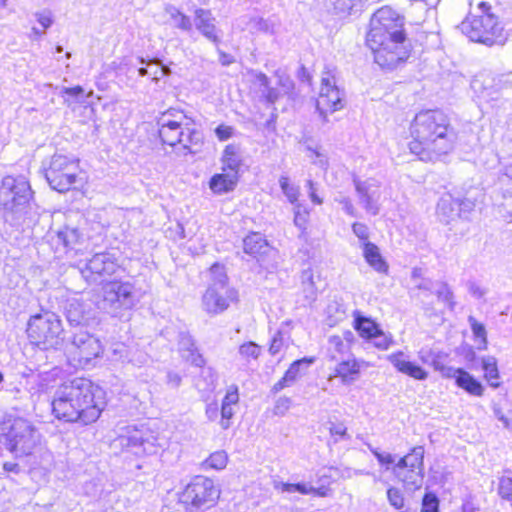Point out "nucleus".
I'll list each match as a JSON object with an SVG mask.
<instances>
[{"label": "nucleus", "mask_w": 512, "mask_h": 512, "mask_svg": "<svg viewBox=\"0 0 512 512\" xmlns=\"http://www.w3.org/2000/svg\"><path fill=\"white\" fill-rule=\"evenodd\" d=\"M366 44L374 54V61L387 70L405 63L411 52L402 19L388 7L380 8L372 15Z\"/></svg>", "instance_id": "f257e3e1"}, {"label": "nucleus", "mask_w": 512, "mask_h": 512, "mask_svg": "<svg viewBox=\"0 0 512 512\" xmlns=\"http://www.w3.org/2000/svg\"><path fill=\"white\" fill-rule=\"evenodd\" d=\"M102 394L103 391L87 378L67 380L54 393L52 412L57 419L68 423L91 424L104 409Z\"/></svg>", "instance_id": "f03ea898"}, {"label": "nucleus", "mask_w": 512, "mask_h": 512, "mask_svg": "<svg viewBox=\"0 0 512 512\" xmlns=\"http://www.w3.org/2000/svg\"><path fill=\"white\" fill-rule=\"evenodd\" d=\"M411 153L420 160L435 162L451 152L457 141V132L448 116L439 109L417 113L410 125Z\"/></svg>", "instance_id": "7ed1b4c3"}, {"label": "nucleus", "mask_w": 512, "mask_h": 512, "mask_svg": "<svg viewBox=\"0 0 512 512\" xmlns=\"http://www.w3.org/2000/svg\"><path fill=\"white\" fill-rule=\"evenodd\" d=\"M481 14L473 18H467L461 22L459 28L461 32L469 37L471 41L479 42L487 46L496 43L502 44L504 37L502 35L503 27L498 22L497 17L491 12V5L488 2L481 1L478 4Z\"/></svg>", "instance_id": "20e7f679"}, {"label": "nucleus", "mask_w": 512, "mask_h": 512, "mask_svg": "<svg viewBox=\"0 0 512 512\" xmlns=\"http://www.w3.org/2000/svg\"><path fill=\"white\" fill-rule=\"evenodd\" d=\"M63 331L61 320L52 312L33 315L28 321L29 339L43 350L60 348L64 342Z\"/></svg>", "instance_id": "39448f33"}, {"label": "nucleus", "mask_w": 512, "mask_h": 512, "mask_svg": "<svg viewBox=\"0 0 512 512\" xmlns=\"http://www.w3.org/2000/svg\"><path fill=\"white\" fill-rule=\"evenodd\" d=\"M212 283L202 297L204 310L211 315L224 312L231 302L238 300V293L228 285L225 269L219 264L211 267Z\"/></svg>", "instance_id": "423d86ee"}, {"label": "nucleus", "mask_w": 512, "mask_h": 512, "mask_svg": "<svg viewBox=\"0 0 512 512\" xmlns=\"http://www.w3.org/2000/svg\"><path fill=\"white\" fill-rule=\"evenodd\" d=\"M64 351L72 366L86 368L102 355L103 346L97 336L80 328L69 337Z\"/></svg>", "instance_id": "0eeeda50"}, {"label": "nucleus", "mask_w": 512, "mask_h": 512, "mask_svg": "<svg viewBox=\"0 0 512 512\" xmlns=\"http://www.w3.org/2000/svg\"><path fill=\"white\" fill-rule=\"evenodd\" d=\"M41 434L28 420L16 418L5 434V447L16 458L30 457L40 446Z\"/></svg>", "instance_id": "6e6552de"}, {"label": "nucleus", "mask_w": 512, "mask_h": 512, "mask_svg": "<svg viewBox=\"0 0 512 512\" xmlns=\"http://www.w3.org/2000/svg\"><path fill=\"white\" fill-rule=\"evenodd\" d=\"M41 169L50 187L63 193L70 190L76 182L78 161L55 153L50 158L43 160Z\"/></svg>", "instance_id": "1a4fd4ad"}, {"label": "nucleus", "mask_w": 512, "mask_h": 512, "mask_svg": "<svg viewBox=\"0 0 512 512\" xmlns=\"http://www.w3.org/2000/svg\"><path fill=\"white\" fill-rule=\"evenodd\" d=\"M102 291L100 307L114 317L132 309L136 304L135 287L130 282L111 281L103 286Z\"/></svg>", "instance_id": "9d476101"}, {"label": "nucleus", "mask_w": 512, "mask_h": 512, "mask_svg": "<svg viewBox=\"0 0 512 512\" xmlns=\"http://www.w3.org/2000/svg\"><path fill=\"white\" fill-rule=\"evenodd\" d=\"M220 496V490L213 480L198 475L185 487L179 501L190 509H207L212 507Z\"/></svg>", "instance_id": "9b49d317"}, {"label": "nucleus", "mask_w": 512, "mask_h": 512, "mask_svg": "<svg viewBox=\"0 0 512 512\" xmlns=\"http://www.w3.org/2000/svg\"><path fill=\"white\" fill-rule=\"evenodd\" d=\"M30 183L24 176H6L0 186V204L5 210L20 213L32 199Z\"/></svg>", "instance_id": "f8f14e48"}, {"label": "nucleus", "mask_w": 512, "mask_h": 512, "mask_svg": "<svg viewBox=\"0 0 512 512\" xmlns=\"http://www.w3.org/2000/svg\"><path fill=\"white\" fill-rule=\"evenodd\" d=\"M336 82L334 71L327 70L323 73L320 95L316 101V109L323 122L328 121V112L332 113L344 107V91L337 86Z\"/></svg>", "instance_id": "ddd939ff"}, {"label": "nucleus", "mask_w": 512, "mask_h": 512, "mask_svg": "<svg viewBox=\"0 0 512 512\" xmlns=\"http://www.w3.org/2000/svg\"><path fill=\"white\" fill-rule=\"evenodd\" d=\"M119 268L117 258L113 253H96L80 269L82 276L90 283H97L102 278L113 275Z\"/></svg>", "instance_id": "4468645a"}, {"label": "nucleus", "mask_w": 512, "mask_h": 512, "mask_svg": "<svg viewBox=\"0 0 512 512\" xmlns=\"http://www.w3.org/2000/svg\"><path fill=\"white\" fill-rule=\"evenodd\" d=\"M353 183L359 198V204L367 213L377 215L380 211L379 200L381 197L378 181L373 178L361 181L355 177Z\"/></svg>", "instance_id": "2eb2a0df"}, {"label": "nucleus", "mask_w": 512, "mask_h": 512, "mask_svg": "<svg viewBox=\"0 0 512 512\" xmlns=\"http://www.w3.org/2000/svg\"><path fill=\"white\" fill-rule=\"evenodd\" d=\"M194 24L196 29L210 42L218 46L221 42L220 30L216 27V19L210 10H195Z\"/></svg>", "instance_id": "dca6fc26"}, {"label": "nucleus", "mask_w": 512, "mask_h": 512, "mask_svg": "<svg viewBox=\"0 0 512 512\" xmlns=\"http://www.w3.org/2000/svg\"><path fill=\"white\" fill-rule=\"evenodd\" d=\"M243 250L246 254L256 258L264 266V257L273 252L265 237L259 232H251L243 239Z\"/></svg>", "instance_id": "f3484780"}, {"label": "nucleus", "mask_w": 512, "mask_h": 512, "mask_svg": "<svg viewBox=\"0 0 512 512\" xmlns=\"http://www.w3.org/2000/svg\"><path fill=\"white\" fill-rule=\"evenodd\" d=\"M119 442L122 446L127 448L135 449L134 453L138 454L140 451L143 453H152L153 450V442L150 441L148 437H145V433L143 430H139L136 428L130 429L127 428L126 434H122L119 436Z\"/></svg>", "instance_id": "a211bd4d"}, {"label": "nucleus", "mask_w": 512, "mask_h": 512, "mask_svg": "<svg viewBox=\"0 0 512 512\" xmlns=\"http://www.w3.org/2000/svg\"><path fill=\"white\" fill-rule=\"evenodd\" d=\"M159 137L163 144L175 146L179 142H184L185 132L181 124L177 121L166 120L165 115L158 121Z\"/></svg>", "instance_id": "6ab92c4d"}, {"label": "nucleus", "mask_w": 512, "mask_h": 512, "mask_svg": "<svg viewBox=\"0 0 512 512\" xmlns=\"http://www.w3.org/2000/svg\"><path fill=\"white\" fill-rule=\"evenodd\" d=\"M315 361L314 357H304L294 361L285 372L284 376L272 387L273 393H278L285 387L291 386L302 374L303 368H308Z\"/></svg>", "instance_id": "aec40b11"}, {"label": "nucleus", "mask_w": 512, "mask_h": 512, "mask_svg": "<svg viewBox=\"0 0 512 512\" xmlns=\"http://www.w3.org/2000/svg\"><path fill=\"white\" fill-rule=\"evenodd\" d=\"M388 360L399 372L416 380H425L428 377V373L421 366L406 360L401 351L389 355Z\"/></svg>", "instance_id": "412c9836"}, {"label": "nucleus", "mask_w": 512, "mask_h": 512, "mask_svg": "<svg viewBox=\"0 0 512 512\" xmlns=\"http://www.w3.org/2000/svg\"><path fill=\"white\" fill-rule=\"evenodd\" d=\"M178 346L180 352L183 353V357L196 367H202L205 364L203 356L198 353L195 346L194 339L192 336L185 331H181L178 334Z\"/></svg>", "instance_id": "4be33fe9"}, {"label": "nucleus", "mask_w": 512, "mask_h": 512, "mask_svg": "<svg viewBox=\"0 0 512 512\" xmlns=\"http://www.w3.org/2000/svg\"><path fill=\"white\" fill-rule=\"evenodd\" d=\"M492 88L502 92L505 96L498 105L504 111L512 109V72L498 75L492 79Z\"/></svg>", "instance_id": "5701e85b"}, {"label": "nucleus", "mask_w": 512, "mask_h": 512, "mask_svg": "<svg viewBox=\"0 0 512 512\" xmlns=\"http://www.w3.org/2000/svg\"><path fill=\"white\" fill-rule=\"evenodd\" d=\"M238 182L236 172L217 173L210 178L209 188L215 194H224L235 189Z\"/></svg>", "instance_id": "b1692460"}, {"label": "nucleus", "mask_w": 512, "mask_h": 512, "mask_svg": "<svg viewBox=\"0 0 512 512\" xmlns=\"http://www.w3.org/2000/svg\"><path fill=\"white\" fill-rule=\"evenodd\" d=\"M58 239L63 243L67 251L78 253L85 241L84 234L76 227L65 226L57 233Z\"/></svg>", "instance_id": "393cba45"}, {"label": "nucleus", "mask_w": 512, "mask_h": 512, "mask_svg": "<svg viewBox=\"0 0 512 512\" xmlns=\"http://www.w3.org/2000/svg\"><path fill=\"white\" fill-rule=\"evenodd\" d=\"M64 310L68 323L73 327L80 329L88 320L83 303L77 299L68 300Z\"/></svg>", "instance_id": "a878e982"}, {"label": "nucleus", "mask_w": 512, "mask_h": 512, "mask_svg": "<svg viewBox=\"0 0 512 512\" xmlns=\"http://www.w3.org/2000/svg\"><path fill=\"white\" fill-rule=\"evenodd\" d=\"M437 213L440 217H443V221L446 223L460 217L458 199L450 194L443 195L437 203Z\"/></svg>", "instance_id": "bb28decb"}, {"label": "nucleus", "mask_w": 512, "mask_h": 512, "mask_svg": "<svg viewBox=\"0 0 512 512\" xmlns=\"http://www.w3.org/2000/svg\"><path fill=\"white\" fill-rule=\"evenodd\" d=\"M363 256L367 263L377 272L386 273L388 264L380 254L379 248L372 242H364Z\"/></svg>", "instance_id": "cd10ccee"}, {"label": "nucleus", "mask_w": 512, "mask_h": 512, "mask_svg": "<svg viewBox=\"0 0 512 512\" xmlns=\"http://www.w3.org/2000/svg\"><path fill=\"white\" fill-rule=\"evenodd\" d=\"M472 87L481 93V97L485 99L487 102L491 103V106L493 108H496L497 110H502V108H499V104L501 103V100L505 96L502 92H500L497 89H493L492 85L486 86L485 80L481 81L479 78H475L472 82Z\"/></svg>", "instance_id": "c85d7f7f"}, {"label": "nucleus", "mask_w": 512, "mask_h": 512, "mask_svg": "<svg viewBox=\"0 0 512 512\" xmlns=\"http://www.w3.org/2000/svg\"><path fill=\"white\" fill-rule=\"evenodd\" d=\"M360 373L356 360H342L335 369V375L342 379L344 384L353 382Z\"/></svg>", "instance_id": "c756f323"}, {"label": "nucleus", "mask_w": 512, "mask_h": 512, "mask_svg": "<svg viewBox=\"0 0 512 512\" xmlns=\"http://www.w3.org/2000/svg\"><path fill=\"white\" fill-rule=\"evenodd\" d=\"M354 328L361 337L369 340L372 336H375V333L378 332L380 327L372 319L356 312L354 316Z\"/></svg>", "instance_id": "7c9ffc66"}, {"label": "nucleus", "mask_w": 512, "mask_h": 512, "mask_svg": "<svg viewBox=\"0 0 512 512\" xmlns=\"http://www.w3.org/2000/svg\"><path fill=\"white\" fill-rule=\"evenodd\" d=\"M361 0H326L327 10L335 15L346 16L360 6Z\"/></svg>", "instance_id": "2f4dec72"}, {"label": "nucleus", "mask_w": 512, "mask_h": 512, "mask_svg": "<svg viewBox=\"0 0 512 512\" xmlns=\"http://www.w3.org/2000/svg\"><path fill=\"white\" fill-rule=\"evenodd\" d=\"M456 384L464 389L469 394L475 395V396H482L484 392V387L481 384L480 381H478L474 376L469 374L467 371L463 370V372H460V375L458 376V381Z\"/></svg>", "instance_id": "473e14b6"}, {"label": "nucleus", "mask_w": 512, "mask_h": 512, "mask_svg": "<svg viewBox=\"0 0 512 512\" xmlns=\"http://www.w3.org/2000/svg\"><path fill=\"white\" fill-rule=\"evenodd\" d=\"M241 157L238 153V148L234 145H228L224 149L223 156H222V163H223V171L228 172H236V175L238 176V171L241 166Z\"/></svg>", "instance_id": "72a5a7b5"}, {"label": "nucleus", "mask_w": 512, "mask_h": 512, "mask_svg": "<svg viewBox=\"0 0 512 512\" xmlns=\"http://www.w3.org/2000/svg\"><path fill=\"white\" fill-rule=\"evenodd\" d=\"M424 469H413L409 468L403 472L397 479L409 488V489H419L423 483V473Z\"/></svg>", "instance_id": "f704fd0d"}, {"label": "nucleus", "mask_w": 512, "mask_h": 512, "mask_svg": "<svg viewBox=\"0 0 512 512\" xmlns=\"http://www.w3.org/2000/svg\"><path fill=\"white\" fill-rule=\"evenodd\" d=\"M482 369L485 372V378L490 382V386L493 388H497L499 386V383L493 381L499 379L497 359L494 356L483 357Z\"/></svg>", "instance_id": "c9c22d12"}, {"label": "nucleus", "mask_w": 512, "mask_h": 512, "mask_svg": "<svg viewBox=\"0 0 512 512\" xmlns=\"http://www.w3.org/2000/svg\"><path fill=\"white\" fill-rule=\"evenodd\" d=\"M433 293L437 296V299L453 310L456 303L454 301V293L446 282L437 281L435 282V288Z\"/></svg>", "instance_id": "e433bc0d"}, {"label": "nucleus", "mask_w": 512, "mask_h": 512, "mask_svg": "<svg viewBox=\"0 0 512 512\" xmlns=\"http://www.w3.org/2000/svg\"><path fill=\"white\" fill-rule=\"evenodd\" d=\"M468 323L473 332L474 337L478 341L477 348L479 350H486L488 341H487V332L484 324L478 322L474 316L468 317Z\"/></svg>", "instance_id": "4c0bfd02"}, {"label": "nucleus", "mask_w": 512, "mask_h": 512, "mask_svg": "<svg viewBox=\"0 0 512 512\" xmlns=\"http://www.w3.org/2000/svg\"><path fill=\"white\" fill-rule=\"evenodd\" d=\"M387 499L389 504L399 512H414L409 508H405L404 495L400 489L389 487L387 489Z\"/></svg>", "instance_id": "58836bf2"}, {"label": "nucleus", "mask_w": 512, "mask_h": 512, "mask_svg": "<svg viewBox=\"0 0 512 512\" xmlns=\"http://www.w3.org/2000/svg\"><path fill=\"white\" fill-rule=\"evenodd\" d=\"M165 11L170 15V17L173 20H175L177 28L184 31H190L192 29V23L190 18L182 12H180L176 7L168 5L165 8Z\"/></svg>", "instance_id": "ea45409f"}, {"label": "nucleus", "mask_w": 512, "mask_h": 512, "mask_svg": "<svg viewBox=\"0 0 512 512\" xmlns=\"http://www.w3.org/2000/svg\"><path fill=\"white\" fill-rule=\"evenodd\" d=\"M275 488L278 490H281L282 492H287V493L297 492L302 495L311 494V491H312V486L307 483H304V482H299V483L279 482L278 484L275 485Z\"/></svg>", "instance_id": "a19ab883"}, {"label": "nucleus", "mask_w": 512, "mask_h": 512, "mask_svg": "<svg viewBox=\"0 0 512 512\" xmlns=\"http://www.w3.org/2000/svg\"><path fill=\"white\" fill-rule=\"evenodd\" d=\"M279 185L283 194L287 197L290 203L293 204L298 200L299 188L291 185L287 176L282 175L279 178Z\"/></svg>", "instance_id": "79ce46f5"}, {"label": "nucleus", "mask_w": 512, "mask_h": 512, "mask_svg": "<svg viewBox=\"0 0 512 512\" xmlns=\"http://www.w3.org/2000/svg\"><path fill=\"white\" fill-rule=\"evenodd\" d=\"M498 495L506 501H512V473L508 476H502L499 478Z\"/></svg>", "instance_id": "37998d69"}, {"label": "nucleus", "mask_w": 512, "mask_h": 512, "mask_svg": "<svg viewBox=\"0 0 512 512\" xmlns=\"http://www.w3.org/2000/svg\"><path fill=\"white\" fill-rule=\"evenodd\" d=\"M228 457L225 451H216L212 453L204 462L210 468L221 470L226 467Z\"/></svg>", "instance_id": "c03bdc74"}, {"label": "nucleus", "mask_w": 512, "mask_h": 512, "mask_svg": "<svg viewBox=\"0 0 512 512\" xmlns=\"http://www.w3.org/2000/svg\"><path fill=\"white\" fill-rule=\"evenodd\" d=\"M424 447L423 446H415L411 449L410 453H408L409 459V468L413 469H424Z\"/></svg>", "instance_id": "a18cd8bd"}, {"label": "nucleus", "mask_w": 512, "mask_h": 512, "mask_svg": "<svg viewBox=\"0 0 512 512\" xmlns=\"http://www.w3.org/2000/svg\"><path fill=\"white\" fill-rule=\"evenodd\" d=\"M421 512H439V499L435 494L425 493L422 499Z\"/></svg>", "instance_id": "49530a36"}, {"label": "nucleus", "mask_w": 512, "mask_h": 512, "mask_svg": "<svg viewBox=\"0 0 512 512\" xmlns=\"http://www.w3.org/2000/svg\"><path fill=\"white\" fill-rule=\"evenodd\" d=\"M260 346L255 342H247L239 347V354L245 359H257L260 355Z\"/></svg>", "instance_id": "de8ad7c7"}, {"label": "nucleus", "mask_w": 512, "mask_h": 512, "mask_svg": "<svg viewBox=\"0 0 512 512\" xmlns=\"http://www.w3.org/2000/svg\"><path fill=\"white\" fill-rule=\"evenodd\" d=\"M369 340L373 341V344L376 348L381 350H386L392 344V337L386 335L381 328L378 329V332L375 333V336H372Z\"/></svg>", "instance_id": "09e8293b"}, {"label": "nucleus", "mask_w": 512, "mask_h": 512, "mask_svg": "<svg viewBox=\"0 0 512 512\" xmlns=\"http://www.w3.org/2000/svg\"><path fill=\"white\" fill-rule=\"evenodd\" d=\"M369 450L372 452V454L376 457L378 462L385 466V468L388 470L390 465L394 464L395 458L393 455L389 453H381L378 449L374 448L371 444H367Z\"/></svg>", "instance_id": "8fccbe9b"}, {"label": "nucleus", "mask_w": 512, "mask_h": 512, "mask_svg": "<svg viewBox=\"0 0 512 512\" xmlns=\"http://www.w3.org/2000/svg\"><path fill=\"white\" fill-rule=\"evenodd\" d=\"M202 142V135L199 131L195 129H188V133L184 135V142H180L185 149H189L190 152H193L189 145H198Z\"/></svg>", "instance_id": "3c124183"}, {"label": "nucleus", "mask_w": 512, "mask_h": 512, "mask_svg": "<svg viewBox=\"0 0 512 512\" xmlns=\"http://www.w3.org/2000/svg\"><path fill=\"white\" fill-rule=\"evenodd\" d=\"M329 343L332 348H334L337 352L340 354L348 353L350 350V346L347 342H344V339H342L339 335H333L329 338Z\"/></svg>", "instance_id": "603ef678"}, {"label": "nucleus", "mask_w": 512, "mask_h": 512, "mask_svg": "<svg viewBox=\"0 0 512 512\" xmlns=\"http://www.w3.org/2000/svg\"><path fill=\"white\" fill-rule=\"evenodd\" d=\"M352 231L360 240L368 242L367 240L369 238V229L366 224L355 222L352 225Z\"/></svg>", "instance_id": "864d4df0"}, {"label": "nucleus", "mask_w": 512, "mask_h": 512, "mask_svg": "<svg viewBox=\"0 0 512 512\" xmlns=\"http://www.w3.org/2000/svg\"><path fill=\"white\" fill-rule=\"evenodd\" d=\"M409 459H411V457H408V454L401 457L399 459V461L392 467V473L394 474V476L397 478L398 476H400L401 474H403L404 471H406L407 469H409Z\"/></svg>", "instance_id": "5fc2aeb1"}, {"label": "nucleus", "mask_w": 512, "mask_h": 512, "mask_svg": "<svg viewBox=\"0 0 512 512\" xmlns=\"http://www.w3.org/2000/svg\"><path fill=\"white\" fill-rule=\"evenodd\" d=\"M302 292L305 300L310 304L313 303L317 298V288L314 283H308L302 285Z\"/></svg>", "instance_id": "6e6d98bb"}, {"label": "nucleus", "mask_w": 512, "mask_h": 512, "mask_svg": "<svg viewBox=\"0 0 512 512\" xmlns=\"http://www.w3.org/2000/svg\"><path fill=\"white\" fill-rule=\"evenodd\" d=\"M492 411H493V414L494 416L500 421L502 422L503 426L506 428V429H509L510 428V425H511V421L509 418H507L503 411H502V408L501 406L496 403V402H493L492 403Z\"/></svg>", "instance_id": "4d7b16f0"}, {"label": "nucleus", "mask_w": 512, "mask_h": 512, "mask_svg": "<svg viewBox=\"0 0 512 512\" xmlns=\"http://www.w3.org/2000/svg\"><path fill=\"white\" fill-rule=\"evenodd\" d=\"M327 313L329 316L335 315L337 319H341L345 315V309L337 301H332L327 306Z\"/></svg>", "instance_id": "13d9d810"}, {"label": "nucleus", "mask_w": 512, "mask_h": 512, "mask_svg": "<svg viewBox=\"0 0 512 512\" xmlns=\"http://www.w3.org/2000/svg\"><path fill=\"white\" fill-rule=\"evenodd\" d=\"M291 400L288 397H280L275 404L274 413L284 415L290 408Z\"/></svg>", "instance_id": "bf43d9fd"}, {"label": "nucleus", "mask_w": 512, "mask_h": 512, "mask_svg": "<svg viewBox=\"0 0 512 512\" xmlns=\"http://www.w3.org/2000/svg\"><path fill=\"white\" fill-rule=\"evenodd\" d=\"M282 345H283L282 332L277 331V333L273 336L270 347H269L270 354L271 355L277 354L281 350Z\"/></svg>", "instance_id": "052dcab7"}, {"label": "nucleus", "mask_w": 512, "mask_h": 512, "mask_svg": "<svg viewBox=\"0 0 512 512\" xmlns=\"http://www.w3.org/2000/svg\"><path fill=\"white\" fill-rule=\"evenodd\" d=\"M215 134L219 140L225 141L233 135V128L222 124L215 129Z\"/></svg>", "instance_id": "680f3d73"}, {"label": "nucleus", "mask_w": 512, "mask_h": 512, "mask_svg": "<svg viewBox=\"0 0 512 512\" xmlns=\"http://www.w3.org/2000/svg\"><path fill=\"white\" fill-rule=\"evenodd\" d=\"M221 416H222V420H221L222 428L223 429H228L229 425H230L229 424V420L233 416L232 406L222 405L221 406Z\"/></svg>", "instance_id": "e2e57ef3"}, {"label": "nucleus", "mask_w": 512, "mask_h": 512, "mask_svg": "<svg viewBox=\"0 0 512 512\" xmlns=\"http://www.w3.org/2000/svg\"><path fill=\"white\" fill-rule=\"evenodd\" d=\"M38 23L44 28L48 29L53 24V19L50 11H44L42 13H36Z\"/></svg>", "instance_id": "0e129e2a"}, {"label": "nucleus", "mask_w": 512, "mask_h": 512, "mask_svg": "<svg viewBox=\"0 0 512 512\" xmlns=\"http://www.w3.org/2000/svg\"><path fill=\"white\" fill-rule=\"evenodd\" d=\"M60 94H61V95L66 94V95L71 96V97H73V98H75V99H77V100H78L81 96H83V94H84V89H83V87H82V86H80V85H77V86H74V87H71V88H69V87H63V88L61 89Z\"/></svg>", "instance_id": "69168bd1"}, {"label": "nucleus", "mask_w": 512, "mask_h": 512, "mask_svg": "<svg viewBox=\"0 0 512 512\" xmlns=\"http://www.w3.org/2000/svg\"><path fill=\"white\" fill-rule=\"evenodd\" d=\"M464 369L462 368H453L450 366H446L445 364L443 367L439 370L441 374L444 377L447 378H455L456 382L458 381V376L460 375V372H463Z\"/></svg>", "instance_id": "338daca9"}, {"label": "nucleus", "mask_w": 512, "mask_h": 512, "mask_svg": "<svg viewBox=\"0 0 512 512\" xmlns=\"http://www.w3.org/2000/svg\"><path fill=\"white\" fill-rule=\"evenodd\" d=\"M84 491L87 495L95 497L102 491V486L92 480L85 483Z\"/></svg>", "instance_id": "774afa93"}]
</instances>
